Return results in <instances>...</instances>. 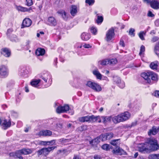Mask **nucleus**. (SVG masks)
Here are the masks:
<instances>
[{"label": "nucleus", "mask_w": 159, "mask_h": 159, "mask_svg": "<svg viewBox=\"0 0 159 159\" xmlns=\"http://www.w3.org/2000/svg\"><path fill=\"white\" fill-rule=\"evenodd\" d=\"M17 10L21 11H28V9L26 7H22L20 6H19L17 7Z\"/></svg>", "instance_id": "38"}, {"label": "nucleus", "mask_w": 159, "mask_h": 159, "mask_svg": "<svg viewBox=\"0 0 159 159\" xmlns=\"http://www.w3.org/2000/svg\"><path fill=\"white\" fill-rule=\"evenodd\" d=\"M42 79L46 83L47 82L48 80H49V81H50L51 82H52V81L51 75L48 74H46L44 77H42Z\"/></svg>", "instance_id": "27"}, {"label": "nucleus", "mask_w": 159, "mask_h": 159, "mask_svg": "<svg viewBox=\"0 0 159 159\" xmlns=\"http://www.w3.org/2000/svg\"><path fill=\"white\" fill-rule=\"evenodd\" d=\"M32 23L31 20L29 18H25L23 21V25L26 27H28L31 25Z\"/></svg>", "instance_id": "13"}, {"label": "nucleus", "mask_w": 159, "mask_h": 159, "mask_svg": "<svg viewBox=\"0 0 159 159\" xmlns=\"http://www.w3.org/2000/svg\"><path fill=\"white\" fill-rule=\"evenodd\" d=\"M119 84V86L121 88H123L125 87V83L123 82H120Z\"/></svg>", "instance_id": "52"}, {"label": "nucleus", "mask_w": 159, "mask_h": 159, "mask_svg": "<svg viewBox=\"0 0 159 159\" xmlns=\"http://www.w3.org/2000/svg\"><path fill=\"white\" fill-rule=\"evenodd\" d=\"M113 81L116 84H119L121 82V80L119 77L118 76H114L113 77Z\"/></svg>", "instance_id": "39"}, {"label": "nucleus", "mask_w": 159, "mask_h": 159, "mask_svg": "<svg viewBox=\"0 0 159 159\" xmlns=\"http://www.w3.org/2000/svg\"><path fill=\"white\" fill-rule=\"evenodd\" d=\"M39 134L40 135L50 136L52 134V132L49 130H45L40 131Z\"/></svg>", "instance_id": "24"}, {"label": "nucleus", "mask_w": 159, "mask_h": 159, "mask_svg": "<svg viewBox=\"0 0 159 159\" xmlns=\"http://www.w3.org/2000/svg\"><path fill=\"white\" fill-rule=\"evenodd\" d=\"M45 53V50L41 48H38L35 51V54L38 56H43Z\"/></svg>", "instance_id": "23"}, {"label": "nucleus", "mask_w": 159, "mask_h": 159, "mask_svg": "<svg viewBox=\"0 0 159 159\" xmlns=\"http://www.w3.org/2000/svg\"><path fill=\"white\" fill-rule=\"evenodd\" d=\"M134 29L131 28L130 29L129 32V34L133 36H134Z\"/></svg>", "instance_id": "47"}, {"label": "nucleus", "mask_w": 159, "mask_h": 159, "mask_svg": "<svg viewBox=\"0 0 159 159\" xmlns=\"http://www.w3.org/2000/svg\"><path fill=\"white\" fill-rule=\"evenodd\" d=\"M106 137L107 139H110L112 138L113 136V133H107L106 134Z\"/></svg>", "instance_id": "43"}, {"label": "nucleus", "mask_w": 159, "mask_h": 159, "mask_svg": "<svg viewBox=\"0 0 159 159\" xmlns=\"http://www.w3.org/2000/svg\"><path fill=\"white\" fill-rule=\"evenodd\" d=\"M151 7L154 9H157L159 8V2L157 0H152L150 3Z\"/></svg>", "instance_id": "10"}, {"label": "nucleus", "mask_w": 159, "mask_h": 159, "mask_svg": "<svg viewBox=\"0 0 159 159\" xmlns=\"http://www.w3.org/2000/svg\"><path fill=\"white\" fill-rule=\"evenodd\" d=\"M102 149L104 150H108L111 148V147L109 145L107 144H104L102 146Z\"/></svg>", "instance_id": "40"}, {"label": "nucleus", "mask_w": 159, "mask_h": 159, "mask_svg": "<svg viewBox=\"0 0 159 159\" xmlns=\"http://www.w3.org/2000/svg\"><path fill=\"white\" fill-rule=\"evenodd\" d=\"M145 51V47L143 45H142L140 47V51L139 53V55L141 56Z\"/></svg>", "instance_id": "42"}, {"label": "nucleus", "mask_w": 159, "mask_h": 159, "mask_svg": "<svg viewBox=\"0 0 159 159\" xmlns=\"http://www.w3.org/2000/svg\"><path fill=\"white\" fill-rule=\"evenodd\" d=\"M107 136L106 135V134L104 135H102L100 137L99 139H102V141H105L107 139V137H106Z\"/></svg>", "instance_id": "44"}, {"label": "nucleus", "mask_w": 159, "mask_h": 159, "mask_svg": "<svg viewBox=\"0 0 159 159\" xmlns=\"http://www.w3.org/2000/svg\"><path fill=\"white\" fill-rule=\"evenodd\" d=\"M11 125V123L9 120L7 121L5 119H3L2 125L4 129H6L7 128L10 127Z\"/></svg>", "instance_id": "11"}, {"label": "nucleus", "mask_w": 159, "mask_h": 159, "mask_svg": "<svg viewBox=\"0 0 159 159\" xmlns=\"http://www.w3.org/2000/svg\"><path fill=\"white\" fill-rule=\"evenodd\" d=\"M69 109V107L68 105L66 104L63 106H59L56 109V112L58 113L65 112Z\"/></svg>", "instance_id": "7"}, {"label": "nucleus", "mask_w": 159, "mask_h": 159, "mask_svg": "<svg viewBox=\"0 0 159 159\" xmlns=\"http://www.w3.org/2000/svg\"><path fill=\"white\" fill-rule=\"evenodd\" d=\"M77 12V8L76 6L72 5L70 9V13L73 16H75Z\"/></svg>", "instance_id": "18"}, {"label": "nucleus", "mask_w": 159, "mask_h": 159, "mask_svg": "<svg viewBox=\"0 0 159 159\" xmlns=\"http://www.w3.org/2000/svg\"><path fill=\"white\" fill-rule=\"evenodd\" d=\"M148 16H149L153 17L154 16V15L152 14V12L151 11H149L148 13Z\"/></svg>", "instance_id": "58"}, {"label": "nucleus", "mask_w": 159, "mask_h": 159, "mask_svg": "<svg viewBox=\"0 0 159 159\" xmlns=\"http://www.w3.org/2000/svg\"><path fill=\"white\" fill-rule=\"evenodd\" d=\"M138 155V152H136L134 155V157L135 158H136Z\"/></svg>", "instance_id": "63"}, {"label": "nucleus", "mask_w": 159, "mask_h": 159, "mask_svg": "<svg viewBox=\"0 0 159 159\" xmlns=\"http://www.w3.org/2000/svg\"><path fill=\"white\" fill-rule=\"evenodd\" d=\"M94 159H100V157L98 155H95L94 157Z\"/></svg>", "instance_id": "60"}, {"label": "nucleus", "mask_w": 159, "mask_h": 159, "mask_svg": "<svg viewBox=\"0 0 159 159\" xmlns=\"http://www.w3.org/2000/svg\"><path fill=\"white\" fill-rule=\"evenodd\" d=\"M158 128H156L155 127H153L152 128L150 129L149 131L148 132V134L149 135H155L158 132Z\"/></svg>", "instance_id": "21"}, {"label": "nucleus", "mask_w": 159, "mask_h": 159, "mask_svg": "<svg viewBox=\"0 0 159 159\" xmlns=\"http://www.w3.org/2000/svg\"><path fill=\"white\" fill-rule=\"evenodd\" d=\"M112 120V116H102L100 118V120L99 121L100 122L102 121L104 123H106L107 122H110Z\"/></svg>", "instance_id": "15"}, {"label": "nucleus", "mask_w": 159, "mask_h": 159, "mask_svg": "<svg viewBox=\"0 0 159 159\" xmlns=\"http://www.w3.org/2000/svg\"><path fill=\"white\" fill-rule=\"evenodd\" d=\"M81 36V39L84 41H87L90 38V34L85 32L83 33Z\"/></svg>", "instance_id": "25"}, {"label": "nucleus", "mask_w": 159, "mask_h": 159, "mask_svg": "<svg viewBox=\"0 0 159 159\" xmlns=\"http://www.w3.org/2000/svg\"><path fill=\"white\" fill-rule=\"evenodd\" d=\"M1 53L7 57H9L11 54L10 51L7 48H3L2 49L1 51Z\"/></svg>", "instance_id": "16"}, {"label": "nucleus", "mask_w": 159, "mask_h": 159, "mask_svg": "<svg viewBox=\"0 0 159 159\" xmlns=\"http://www.w3.org/2000/svg\"><path fill=\"white\" fill-rule=\"evenodd\" d=\"M155 33L156 32L154 30H152L150 32V34L152 35L154 34H155Z\"/></svg>", "instance_id": "61"}, {"label": "nucleus", "mask_w": 159, "mask_h": 159, "mask_svg": "<svg viewBox=\"0 0 159 159\" xmlns=\"http://www.w3.org/2000/svg\"><path fill=\"white\" fill-rule=\"evenodd\" d=\"M150 71L148 72L147 73H143L141 74V76L144 79L147 80L148 83H150L151 81L150 78Z\"/></svg>", "instance_id": "9"}, {"label": "nucleus", "mask_w": 159, "mask_h": 159, "mask_svg": "<svg viewBox=\"0 0 159 159\" xmlns=\"http://www.w3.org/2000/svg\"><path fill=\"white\" fill-rule=\"evenodd\" d=\"M85 2L91 5L94 3V1L93 0H86Z\"/></svg>", "instance_id": "46"}, {"label": "nucleus", "mask_w": 159, "mask_h": 159, "mask_svg": "<svg viewBox=\"0 0 159 159\" xmlns=\"http://www.w3.org/2000/svg\"><path fill=\"white\" fill-rule=\"evenodd\" d=\"M149 159H159V154H151L148 157Z\"/></svg>", "instance_id": "35"}, {"label": "nucleus", "mask_w": 159, "mask_h": 159, "mask_svg": "<svg viewBox=\"0 0 159 159\" xmlns=\"http://www.w3.org/2000/svg\"><path fill=\"white\" fill-rule=\"evenodd\" d=\"M120 44L122 46L124 47L125 46V44L124 41L122 39H121L120 42Z\"/></svg>", "instance_id": "54"}, {"label": "nucleus", "mask_w": 159, "mask_h": 159, "mask_svg": "<svg viewBox=\"0 0 159 159\" xmlns=\"http://www.w3.org/2000/svg\"><path fill=\"white\" fill-rule=\"evenodd\" d=\"M112 121L115 124L121 122L119 115L117 116H112Z\"/></svg>", "instance_id": "20"}, {"label": "nucleus", "mask_w": 159, "mask_h": 159, "mask_svg": "<svg viewBox=\"0 0 159 159\" xmlns=\"http://www.w3.org/2000/svg\"><path fill=\"white\" fill-rule=\"evenodd\" d=\"M58 13L61 15L63 19L66 20L67 19V14L64 11L62 10L60 11H59Z\"/></svg>", "instance_id": "31"}, {"label": "nucleus", "mask_w": 159, "mask_h": 159, "mask_svg": "<svg viewBox=\"0 0 159 159\" xmlns=\"http://www.w3.org/2000/svg\"><path fill=\"white\" fill-rule=\"evenodd\" d=\"M99 138H97L95 139L94 140L93 142H96L97 141L98 142V143L100 141L99 140Z\"/></svg>", "instance_id": "62"}, {"label": "nucleus", "mask_w": 159, "mask_h": 159, "mask_svg": "<svg viewBox=\"0 0 159 159\" xmlns=\"http://www.w3.org/2000/svg\"><path fill=\"white\" fill-rule=\"evenodd\" d=\"M118 140V139L113 140L111 141V144L113 145L116 146L117 144V141Z\"/></svg>", "instance_id": "49"}, {"label": "nucleus", "mask_w": 159, "mask_h": 159, "mask_svg": "<svg viewBox=\"0 0 159 159\" xmlns=\"http://www.w3.org/2000/svg\"><path fill=\"white\" fill-rule=\"evenodd\" d=\"M97 19L96 20V23L98 24L101 23L103 21V17L102 16H99L98 14H97Z\"/></svg>", "instance_id": "33"}, {"label": "nucleus", "mask_w": 159, "mask_h": 159, "mask_svg": "<svg viewBox=\"0 0 159 159\" xmlns=\"http://www.w3.org/2000/svg\"><path fill=\"white\" fill-rule=\"evenodd\" d=\"M146 34V31H141L139 34L138 35L140 38L142 40H144L145 39L144 36Z\"/></svg>", "instance_id": "34"}, {"label": "nucleus", "mask_w": 159, "mask_h": 159, "mask_svg": "<svg viewBox=\"0 0 159 159\" xmlns=\"http://www.w3.org/2000/svg\"><path fill=\"white\" fill-rule=\"evenodd\" d=\"M83 47L85 48H89L91 47L89 44H85L83 45Z\"/></svg>", "instance_id": "56"}, {"label": "nucleus", "mask_w": 159, "mask_h": 159, "mask_svg": "<svg viewBox=\"0 0 159 159\" xmlns=\"http://www.w3.org/2000/svg\"><path fill=\"white\" fill-rule=\"evenodd\" d=\"M109 64L110 65H115L118 62V61L116 58L109 59Z\"/></svg>", "instance_id": "36"}, {"label": "nucleus", "mask_w": 159, "mask_h": 159, "mask_svg": "<svg viewBox=\"0 0 159 159\" xmlns=\"http://www.w3.org/2000/svg\"><path fill=\"white\" fill-rule=\"evenodd\" d=\"M39 144L40 145H49V144H48V141H41L39 142Z\"/></svg>", "instance_id": "45"}, {"label": "nucleus", "mask_w": 159, "mask_h": 159, "mask_svg": "<svg viewBox=\"0 0 159 159\" xmlns=\"http://www.w3.org/2000/svg\"><path fill=\"white\" fill-rule=\"evenodd\" d=\"M102 72L105 73L106 75L108 74L109 73V71L106 69H104L102 71Z\"/></svg>", "instance_id": "57"}, {"label": "nucleus", "mask_w": 159, "mask_h": 159, "mask_svg": "<svg viewBox=\"0 0 159 159\" xmlns=\"http://www.w3.org/2000/svg\"><path fill=\"white\" fill-rule=\"evenodd\" d=\"M150 67L153 70H157L159 67V62L155 61L152 62L150 65Z\"/></svg>", "instance_id": "19"}, {"label": "nucleus", "mask_w": 159, "mask_h": 159, "mask_svg": "<svg viewBox=\"0 0 159 159\" xmlns=\"http://www.w3.org/2000/svg\"><path fill=\"white\" fill-rule=\"evenodd\" d=\"M154 96L159 98V91H156L154 92Z\"/></svg>", "instance_id": "53"}, {"label": "nucleus", "mask_w": 159, "mask_h": 159, "mask_svg": "<svg viewBox=\"0 0 159 159\" xmlns=\"http://www.w3.org/2000/svg\"><path fill=\"white\" fill-rule=\"evenodd\" d=\"M8 75V70L6 66H2L0 67V77L4 78Z\"/></svg>", "instance_id": "5"}, {"label": "nucleus", "mask_w": 159, "mask_h": 159, "mask_svg": "<svg viewBox=\"0 0 159 159\" xmlns=\"http://www.w3.org/2000/svg\"><path fill=\"white\" fill-rule=\"evenodd\" d=\"M113 153L115 154L122 155L125 153V151L119 148H116L112 151Z\"/></svg>", "instance_id": "14"}, {"label": "nucleus", "mask_w": 159, "mask_h": 159, "mask_svg": "<svg viewBox=\"0 0 159 159\" xmlns=\"http://www.w3.org/2000/svg\"><path fill=\"white\" fill-rule=\"evenodd\" d=\"M150 78L152 80L156 81H157L158 80L157 75L152 71H150Z\"/></svg>", "instance_id": "22"}, {"label": "nucleus", "mask_w": 159, "mask_h": 159, "mask_svg": "<svg viewBox=\"0 0 159 159\" xmlns=\"http://www.w3.org/2000/svg\"><path fill=\"white\" fill-rule=\"evenodd\" d=\"M41 80L40 79H34L30 82L31 85L34 87H37L38 84L40 82Z\"/></svg>", "instance_id": "26"}, {"label": "nucleus", "mask_w": 159, "mask_h": 159, "mask_svg": "<svg viewBox=\"0 0 159 159\" xmlns=\"http://www.w3.org/2000/svg\"><path fill=\"white\" fill-rule=\"evenodd\" d=\"M86 85L95 92H98L102 90L101 86L98 84L93 82L88 81L86 83Z\"/></svg>", "instance_id": "2"}, {"label": "nucleus", "mask_w": 159, "mask_h": 159, "mask_svg": "<svg viewBox=\"0 0 159 159\" xmlns=\"http://www.w3.org/2000/svg\"><path fill=\"white\" fill-rule=\"evenodd\" d=\"M72 125V124L70 123H69L67 124V127L68 128H70Z\"/></svg>", "instance_id": "64"}, {"label": "nucleus", "mask_w": 159, "mask_h": 159, "mask_svg": "<svg viewBox=\"0 0 159 159\" xmlns=\"http://www.w3.org/2000/svg\"><path fill=\"white\" fill-rule=\"evenodd\" d=\"M26 4L28 6L32 5L33 4L32 0H26Z\"/></svg>", "instance_id": "48"}, {"label": "nucleus", "mask_w": 159, "mask_h": 159, "mask_svg": "<svg viewBox=\"0 0 159 159\" xmlns=\"http://www.w3.org/2000/svg\"><path fill=\"white\" fill-rule=\"evenodd\" d=\"M155 25L157 26H159V19H157V20L155 22Z\"/></svg>", "instance_id": "59"}, {"label": "nucleus", "mask_w": 159, "mask_h": 159, "mask_svg": "<svg viewBox=\"0 0 159 159\" xmlns=\"http://www.w3.org/2000/svg\"><path fill=\"white\" fill-rule=\"evenodd\" d=\"M22 154L24 155L28 154L32 152V150L30 149H23L21 150Z\"/></svg>", "instance_id": "29"}, {"label": "nucleus", "mask_w": 159, "mask_h": 159, "mask_svg": "<svg viewBox=\"0 0 159 159\" xmlns=\"http://www.w3.org/2000/svg\"><path fill=\"white\" fill-rule=\"evenodd\" d=\"M159 147L157 141L154 139H151L148 142L140 144L139 147V150L141 152H148L150 151L157 150Z\"/></svg>", "instance_id": "1"}, {"label": "nucleus", "mask_w": 159, "mask_h": 159, "mask_svg": "<svg viewBox=\"0 0 159 159\" xmlns=\"http://www.w3.org/2000/svg\"><path fill=\"white\" fill-rule=\"evenodd\" d=\"M87 127L86 125H83L77 129V130L80 131H82L87 129Z\"/></svg>", "instance_id": "37"}, {"label": "nucleus", "mask_w": 159, "mask_h": 159, "mask_svg": "<svg viewBox=\"0 0 159 159\" xmlns=\"http://www.w3.org/2000/svg\"><path fill=\"white\" fill-rule=\"evenodd\" d=\"M151 1V0H143V2L144 3L148 4H150Z\"/></svg>", "instance_id": "55"}, {"label": "nucleus", "mask_w": 159, "mask_h": 159, "mask_svg": "<svg viewBox=\"0 0 159 159\" xmlns=\"http://www.w3.org/2000/svg\"><path fill=\"white\" fill-rule=\"evenodd\" d=\"M56 142V140H53L51 141H48V144H49V145H54Z\"/></svg>", "instance_id": "51"}, {"label": "nucleus", "mask_w": 159, "mask_h": 159, "mask_svg": "<svg viewBox=\"0 0 159 159\" xmlns=\"http://www.w3.org/2000/svg\"><path fill=\"white\" fill-rule=\"evenodd\" d=\"M159 39V38L155 36L153 37L152 40L151 41L153 43L155 42Z\"/></svg>", "instance_id": "50"}, {"label": "nucleus", "mask_w": 159, "mask_h": 159, "mask_svg": "<svg viewBox=\"0 0 159 159\" xmlns=\"http://www.w3.org/2000/svg\"><path fill=\"white\" fill-rule=\"evenodd\" d=\"M48 24L51 26H54L56 25L57 21L53 17H49L48 19Z\"/></svg>", "instance_id": "12"}, {"label": "nucleus", "mask_w": 159, "mask_h": 159, "mask_svg": "<svg viewBox=\"0 0 159 159\" xmlns=\"http://www.w3.org/2000/svg\"><path fill=\"white\" fill-rule=\"evenodd\" d=\"M115 33L114 29L111 28L107 32L106 34V40L107 41H110L114 37Z\"/></svg>", "instance_id": "6"}, {"label": "nucleus", "mask_w": 159, "mask_h": 159, "mask_svg": "<svg viewBox=\"0 0 159 159\" xmlns=\"http://www.w3.org/2000/svg\"><path fill=\"white\" fill-rule=\"evenodd\" d=\"M22 154L21 150H20L16 152L13 155L15 158H18L20 159H23V157L21 156V154Z\"/></svg>", "instance_id": "28"}, {"label": "nucleus", "mask_w": 159, "mask_h": 159, "mask_svg": "<svg viewBox=\"0 0 159 159\" xmlns=\"http://www.w3.org/2000/svg\"><path fill=\"white\" fill-rule=\"evenodd\" d=\"M109 59H106L102 61H101L99 62V63L102 65L104 66L109 64Z\"/></svg>", "instance_id": "32"}, {"label": "nucleus", "mask_w": 159, "mask_h": 159, "mask_svg": "<svg viewBox=\"0 0 159 159\" xmlns=\"http://www.w3.org/2000/svg\"><path fill=\"white\" fill-rule=\"evenodd\" d=\"M98 116H95L93 115L91 116H82L79 118V120L81 122H95L99 118Z\"/></svg>", "instance_id": "3"}, {"label": "nucleus", "mask_w": 159, "mask_h": 159, "mask_svg": "<svg viewBox=\"0 0 159 159\" xmlns=\"http://www.w3.org/2000/svg\"><path fill=\"white\" fill-rule=\"evenodd\" d=\"M155 53L158 56L159 55V42L156 44L154 48Z\"/></svg>", "instance_id": "30"}, {"label": "nucleus", "mask_w": 159, "mask_h": 159, "mask_svg": "<svg viewBox=\"0 0 159 159\" xmlns=\"http://www.w3.org/2000/svg\"><path fill=\"white\" fill-rule=\"evenodd\" d=\"M91 32L94 35H96L97 32V28L94 27H92L90 28Z\"/></svg>", "instance_id": "41"}, {"label": "nucleus", "mask_w": 159, "mask_h": 159, "mask_svg": "<svg viewBox=\"0 0 159 159\" xmlns=\"http://www.w3.org/2000/svg\"><path fill=\"white\" fill-rule=\"evenodd\" d=\"M119 115L121 122H123L128 120L130 116V114L127 111Z\"/></svg>", "instance_id": "8"}, {"label": "nucleus", "mask_w": 159, "mask_h": 159, "mask_svg": "<svg viewBox=\"0 0 159 159\" xmlns=\"http://www.w3.org/2000/svg\"><path fill=\"white\" fill-rule=\"evenodd\" d=\"M93 74L98 79L101 80L102 79V75L99 72L97 69H95L93 71Z\"/></svg>", "instance_id": "17"}, {"label": "nucleus", "mask_w": 159, "mask_h": 159, "mask_svg": "<svg viewBox=\"0 0 159 159\" xmlns=\"http://www.w3.org/2000/svg\"><path fill=\"white\" fill-rule=\"evenodd\" d=\"M56 148V146L50 147L47 148H43L38 151L39 155L43 154L45 156L48 155L49 152Z\"/></svg>", "instance_id": "4"}]
</instances>
